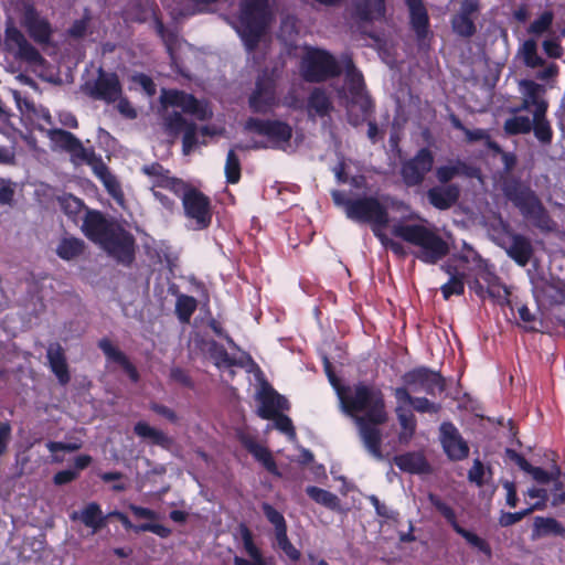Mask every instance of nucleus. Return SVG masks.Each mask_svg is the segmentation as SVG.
<instances>
[{"label":"nucleus","mask_w":565,"mask_h":565,"mask_svg":"<svg viewBox=\"0 0 565 565\" xmlns=\"http://www.w3.org/2000/svg\"><path fill=\"white\" fill-rule=\"evenodd\" d=\"M508 256L519 266H526L533 256V246L531 241L522 234H513L511 244L507 248Z\"/></svg>","instance_id":"bb28decb"},{"label":"nucleus","mask_w":565,"mask_h":565,"mask_svg":"<svg viewBox=\"0 0 565 565\" xmlns=\"http://www.w3.org/2000/svg\"><path fill=\"white\" fill-rule=\"evenodd\" d=\"M395 466L404 471L412 475H423L430 472V465L427 461L423 452L419 451H407L401 455H396L393 459Z\"/></svg>","instance_id":"393cba45"},{"label":"nucleus","mask_w":565,"mask_h":565,"mask_svg":"<svg viewBox=\"0 0 565 565\" xmlns=\"http://www.w3.org/2000/svg\"><path fill=\"white\" fill-rule=\"evenodd\" d=\"M275 427L289 438L296 437V430L289 416L278 413L274 418Z\"/></svg>","instance_id":"338daca9"},{"label":"nucleus","mask_w":565,"mask_h":565,"mask_svg":"<svg viewBox=\"0 0 565 565\" xmlns=\"http://www.w3.org/2000/svg\"><path fill=\"white\" fill-rule=\"evenodd\" d=\"M534 533L537 536H563L565 527L554 518L536 516L534 519Z\"/></svg>","instance_id":"f704fd0d"},{"label":"nucleus","mask_w":565,"mask_h":565,"mask_svg":"<svg viewBox=\"0 0 565 565\" xmlns=\"http://www.w3.org/2000/svg\"><path fill=\"white\" fill-rule=\"evenodd\" d=\"M278 105L276 82L266 74L258 76L255 88L248 97V107L252 113L267 115Z\"/></svg>","instance_id":"2eb2a0df"},{"label":"nucleus","mask_w":565,"mask_h":565,"mask_svg":"<svg viewBox=\"0 0 565 565\" xmlns=\"http://www.w3.org/2000/svg\"><path fill=\"white\" fill-rule=\"evenodd\" d=\"M224 171L227 183L236 184L239 182L242 167L239 158L235 153L234 149H230L227 152Z\"/></svg>","instance_id":"49530a36"},{"label":"nucleus","mask_w":565,"mask_h":565,"mask_svg":"<svg viewBox=\"0 0 565 565\" xmlns=\"http://www.w3.org/2000/svg\"><path fill=\"white\" fill-rule=\"evenodd\" d=\"M426 195L431 206L439 211H446L458 202L460 188L458 184L435 185L428 189Z\"/></svg>","instance_id":"412c9836"},{"label":"nucleus","mask_w":565,"mask_h":565,"mask_svg":"<svg viewBox=\"0 0 565 565\" xmlns=\"http://www.w3.org/2000/svg\"><path fill=\"white\" fill-rule=\"evenodd\" d=\"M131 82L139 85L148 96H153L157 92L153 79L145 73H136L131 75Z\"/></svg>","instance_id":"69168bd1"},{"label":"nucleus","mask_w":565,"mask_h":565,"mask_svg":"<svg viewBox=\"0 0 565 565\" xmlns=\"http://www.w3.org/2000/svg\"><path fill=\"white\" fill-rule=\"evenodd\" d=\"M164 107H179L184 114L195 117L198 120L204 121L212 118L213 113L207 104L198 99L193 94H189L180 89H164L160 97Z\"/></svg>","instance_id":"4468645a"},{"label":"nucleus","mask_w":565,"mask_h":565,"mask_svg":"<svg viewBox=\"0 0 565 565\" xmlns=\"http://www.w3.org/2000/svg\"><path fill=\"white\" fill-rule=\"evenodd\" d=\"M140 171L149 179L152 192L157 191L156 188H160L180 195L184 188H186L184 180L172 175L171 171L159 162L143 164Z\"/></svg>","instance_id":"dca6fc26"},{"label":"nucleus","mask_w":565,"mask_h":565,"mask_svg":"<svg viewBox=\"0 0 565 565\" xmlns=\"http://www.w3.org/2000/svg\"><path fill=\"white\" fill-rule=\"evenodd\" d=\"M182 150L184 154H189L198 145V126L191 122L184 130H182Z\"/></svg>","instance_id":"680f3d73"},{"label":"nucleus","mask_w":565,"mask_h":565,"mask_svg":"<svg viewBox=\"0 0 565 565\" xmlns=\"http://www.w3.org/2000/svg\"><path fill=\"white\" fill-rule=\"evenodd\" d=\"M553 12L544 11L537 19H535L529 26V32L535 35H541L550 30L553 23Z\"/></svg>","instance_id":"bf43d9fd"},{"label":"nucleus","mask_w":565,"mask_h":565,"mask_svg":"<svg viewBox=\"0 0 565 565\" xmlns=\"http://www.w3.org/2000/svg\"><path fill=\"white\" fill-rule=\"evenodd\" d=\"M478 169L466 163L462 160H457L455 164L440 166L436 169V178L441 185L450 184L449 182L458 175L467 178H475Z\"/></svg>","instance_id":"c85d7f7f"},{"label":"nucleus","mask_w":565,"mask_h":565,"mask_svg":"<svg viewBox=\"0 0 565 565\" xmlns=\"http://www.w3.org/2000/svg\"><path fill=\"white\" fill-rule=\"evenodd\" d=\"M192 121H188L181 113L173 110L163 117V125L166 131L171 136H178L182 132Z\"/></svg>","instance_id":"a18cd8bd"},{"label":"nucleus","mask_w":565,"mask_h":565,"mask_svg":"<svg viewBox=\"0 0 565 565\" xmlns=\"http://www.w3.org/2000/svg\"><path fill=\"white\" fill-rule=\"evenodd\" d=\"M257 399L259 402L257 414L263 419H271L281 411L290 408L289 401L267 383L263 385Z\"/></svg>","instance_id":"6ab92c4d"},{"label":"nucleus","mask_w":565,"mask_h":565,"mask_svg":"<svg viewBox=\"0 0 565 565\" xmlns=\"http://www.w3.org/2000/svg\"><path fill=\"white\" fill-rule=\"evenodd\" d=\"M392 233L404 242L419 247L415 257L425 264H437L449 253L447 242L425 225L398 223L393 226Z\"/></svg>","instance_id":"20e7f679"},{"label":"nucleus","mask_w":565,"mask_h":565,"mask_svg":"<svg viewBox=\"0 0 565 565\" xmlns=\"http://www.w3.org/2000/svg\"><path fill=\"white\" fill-rule=\"evenodd\" d=\"M501 189L505 199L520 211L524 218L542 232L553 231L554 221L527 183L519 178L510 177L502 182Z\"/></svg>","instance_id":"f03ea898"},{"label":"nucleus","mask_w":565,"mask_h":565,"mask_svg":"<svg viewBox=\"0 0 565 565\" xmlns=\"http://www.w3.org/2000/svg\"><path fill=\"white\" fill-rule=\"evenodd\" d=\"M451 28L457 35L467 39L473 36L477 32V28L472 18L462 17L459 14L452 17Z\"/></svg>","instance_id":"de8ad7c7"},{"label":"nucleus","mask_w":565,"mask_h":565,"mask_svg":"<svg viewBox=\"0 0 565 565\" xmlns=\"http://www.w3.org/2000/svg\"><path fill=\"white\" fill-rule=\"evenodd\" d=\"M429 503L435 508V510L446 520V522L451 526V529L461 537H463L468 544L472 547L477 548L479 552L484 554L487 557L492 556V550L490 544L482 537L478 536L476 533L466 530L462 527L457 519V513L455 509L446 503L438 494L429 492L427 495Z\"/></svg>","instance_id":"9d476101"},{"label":"nucleus","mask_w":565,"mask_h":565,"mask_svg":"<svg viewBox=\"0 0 565 565\" xmlns=\"http://www.w3.org/2000/svg\"><path fill=\"white\" fill-rule=\"evenodd\" d=\"M332 103L327 92L321 87H315L307 100V110L310 117H326L332 110Z\"/></svg>","instance_id":"c756f323"},{"label":"nucleus","mask_w":565,"mask_h":565,"mask_svg":"<svg viewBox=\"0 0 565 565\" xmlns=\"http://www.w3.org/2000/svg\"><path fill=\"white\" fill-rule=\"evenodd\" d=\"M409 13V24L418 43H423L430 33V22L423 0H405Z\"/></svg>","instance_id":"aec40b11"},{"label":"nucleus","mask_w":565,"mask_h":565,"mask_svg":"<svg viewBox=\"0 0 565 565\" xmlns=\"http://www.w3.org/2000/svg\"><path fill=\"white\" fill-rule=\"evenodd\" d=\"M532 130L541 143L550 145L552 142L553 129L548 120H532Z\"/></svg>","instance_id":"13d9d810"},{"label":"nucleus","mask_w":565,"mask_h":565,"mask_svg":"<svg viewBox=\"0 0 565 565\" xmlns=\"http://www.w3.org/2000/svg\"><path fill=\"white\" fill-rule=\"evenodd\" d=\"M86 245L82 238L75 236H64L56 246V255L63 260H74L82 256Z\"/></svg>","instance_id":"2f4dec72"},{"label":"nucleus","mask_w":565,"mask_h":565,"mask_svg":"<svg viewBox=\"0 0 565 565\" xmlns=\"http://www.w3.org/2000/svg\"><path fill=\"white\" fill-rule=\"evenodd\" d=\"M542 505L541 504H531L529 508L518 511V512H501V515L499 518V524L502 527L511 526L521 520H523L525 516L531 514L532 512L539 510Z\"/></svg>","instance_id":"5fc2aeb1"},{"label":"nucleus","mask_w":565,"mask_h":565,"mask_svg":"<svg viewBox=\"0 0 565 565\" xmlns=\"http://www.w3.org/2000/svg\"><path fill=\"white\" fill-rule=\"evenodd\" d=\"M68 153L71 156V160L75 164L79 163H88L90 160V153H95V150L93 147L85 148L79 139L75 142L73 148L68 150Z\"/></svg>","instance_id":"052dcab7"},{"label":"nucleus","mask_w":565,"mask_h":565,"mask_svg":"<svg viewBox=\"0 0 565 565\" xmlns=\"http://www.w3.org/2000/svg\"><path fill=\"white\" fill-rule=\"evenodd\" d=\"M339 392L342 411L350 416H356L355 423L359 435L366 450L376 459H382L381 425L388 419L385 397L381 388L365 381L347 385Z\"/></svg>","instance_id":"f257e3e1"},{"label":"nucleus","mask_w":565,"mask_h":565,"mask_svg":"<svg viewBox=\"0 0 565 565\" xmlns=\"http://www.w3.org/2000/svg\"><path fill=\"white\" fill-rule=\"evenodd\" d=\"M118 264L130 267L136 259V239L120 224L99 245Z\"/></svg>","instance_id":"9b49d317"},{"label":"nucleus","mask_w":565,"mask_h":565,"mask_svg":"<svg viewBox=\"0 0 565 565\" xmlns=\"http://www.w3.org/2000/svg\"><path fill=\"white\" fill-rule=\"evenodd\" d=\"M270 18L269 0H239L237 32L248 52L258 46Z\"/></svg>","instance_id":"39448f33"},{"label":"nucleus","mask_w":565,"mask_h":565,"mask_svg":"<svg viewBox=\"0 0 565 565\" xmlns=\"http://www.w3.org/2000/svg\"><path fill=\"white\" fill-rule=\"evenodd\" d=\"M100 181L107 190L108 194L111 195L114 199H119L122 196L121 186L117 178L111 172L109 174H106L105 178L100 179Z\"/></svg>","instance_id":"774afa93"},{"label":"nucleus","mask_w":565,"mask_h":565,"mask_svg":"<svg viewBox=\"0 0 565 565\" xmlns=\"http://www.w3.org/2000/svg\"><path fill=\"white\" fill-rule=\"evenodd\" d=\"M466 141L469 143L477 141H484L487 148L492 150H499V145L493 141L486 129L477 128V129H465Z\"/></svg>","instance_id":"4d7b16f0"},{"label":"nucleus","mask_w":565,"mask_h":565,"mask_svg":"<svg viewBox=\"0 0 565 565\" xmlns=\"http://www.w3.org/2000/svg\"><path fill=\"white\" fill-rule=\"evenodd\" d=\"M244 129L258 136L267 137L268 141H254L248 149H285L292 138L291 126L279 119H262L258 117H248L244 124Z\"/></svg>","instance_id":"423d86ee"},{"label":"nucleus","mask_w":565,"mask_h":565,"mask_svg":"<svg viewBox=\"0 0 565 565\" xmlns=\"http://www.w3.org/2000/svg\"><path fill=\"white\" fill-rule=\"evenodd\" d=\"M17 51V56L26 63L41 65L44 62L43 56L40 52L28 41L25 40L22 44H20Z\"/></svg>","instance_id":"3c124183"},{"label":"nucleus","mask_w":565,"mask_h":565,"mask_svg":"<svg viewBox=\"0 0 565 565\" xmlns=\"http://www.w3.org/2000/svg\"><path fill=\"white\" fill-rule=\"evenodd\" d=\"M519 85L524 97L529 103H532L533 105L542 100V95H544L546 92L544 85L539 84L532 79H522L520 81Z\"/></svg>","instance_id":"09e8293b"},{"label":"nucleus","mask_w":565,"mask_h":565,"mask_svg":"<svg viewBox=\"0 0 565 565\" xmlns=\"http://www.w3.org/2000/svg\"><path fill=\"white\" fill-rule=\"evenodd\" d=\"M117 224L106 218L100 211L87 209L81 230L86 238L100 245Z\"/></svg>","instance_id":"a211bd4d"},{"label":"nucleus","mask_w":565,"mask_h":565,"mask_svg":"<svg viewBox=\"0 0 565 565\" xmlns=\"http://www.w3.org/2000/svg\"><path fill=\"white\" fill-rule=\"evenodd\" d=\"M50 139L62 150L68 152L77 141V137L65 129L55 128L50 131Z\"/></svg>","instance_id":"8fccbe9b"},{"label":"nucleus","mask_w":565,"mask_h":565,"mask_svg":"<svg viewBox=\"0 0 565 565\" xmlns=\"http://www.w3.org/2000/svg\"><path fill=\"white\" fill-rule=\"evenodd\" d=\"M157 31L161 36L168 53L170 56H173L175 46L178 44V34L172 30H167L162 22L158 23Z\"/></svg>","instance_id":"e2e57ef3"},{"label":"nucleus","mask_w":565,"mask_h":565,"mask_svg":"<svg viewBox=\"0 0 565 565\" xmlns=\"http://www.w3.org/2000/svg\"><path fill=\"white\" fill-rule=\"evenodd\" d=\"M241 534L244 550L247 553V555L252 558V561H249V565H268L262 554V551L257 547V545L254 542L252 531L247 526L243 525Z\"/></svg>","instance_id":"c9c22d12"},{"label":"nucleus","mask_w":565,"mask_h":565,"mask_svg":"<svg viewBox=\"0 0 565 565\" xmlns=\"http://www.w3.org/2000/svg\"><path fill=\"white\" fill-rule=\"evenodd\" d=\"M198 308V300L193 296L180 295L175 302V313L180 322L189 323Z\"/></svg>","instance_id":"58836bf2"},{"label":"nucleus","mask_w":565,"mask_h":565,"mask_svg":"<svg viewBox=\"0 0 565 565\" xmlns=\"http://www.w3.org/2000/svg\"><path fill=\"white\" fill-rule=\"evenodd\" d=\"M135 532L136 533L151 532V533L158 535L161 539H168L171 535V533H172L170 527L164 526L162 524H158V523H142V524H139V525L135 526Z\"/></svg>","instance_id":"0e129e2a"},{"label":"nucleus","mask_w":565,"mask_h":565,"mask_svg":"<svg viewBox=\"0 0 565 565\" xmlns=\"http://www.w3.org/2000/svg\"><path fill=\"white\" fill-rule=\"evenodd\" d=\"M352 97V105L348 110V121L350 125L358 127L372 117L374 103L371 96L365 93Z\"/></svg>","instance_id":"b1692460"},{"label":"nucleus","mask_w":565,"mask_h":565,"mask_svg":"<svg viewBox=\"0 0 565 565\" xmlns=\"http://www.w3.org/2000/svg\"><path fill=\"white\" fill-rule=\"evenodd\" d=\"M134 433L141 438L151 439L154 445L163 446L168 443V437L163 431L151 427L146 422H138L134 426Z\"/></svg>","instance_id":"79ce46f5"},{"label":"nucleus","mask_w":565,"mask_h":565,"mask_svg":"<svg viewBox=\"0 0 565 565\" xmlns=\"http://www.w3.org/2000/svg\"><path fill=\"white\" fill-rule=\"evenodd\" d=\"M262 510L268 522L274 525L275 534L287 531V523L282 513L266 502L262 504Z\"/></svg>","instance_id":"864d4df0"},{"label":"nucleus","mask_w":565,"mask_h":565,"mask_svg":"<svg viewBox=\"0 0 565 565\" xmlns=\"http://www.w3.org/2000/svg\"><path fill=\"white\" fill-rule=\"evenodd\" d=\"M385 13V0H360L354 4L353 15L362 22L380 20Z\"/></svg>","instance_id":"cd10ccee"},{"label":"nucleus","mask_w":565,"mask_h":565,"mask_svg":"<svg viewBox=\"0 0 565 565\" xmlns=\"http://www.w3.org/2000/svg\"><path fill=\"white\" fill-rule=\"evenodd\" d=\"M331 198L337 206L344 209L348 218L356 223L370 224L377 237H381L380 232L390 224L387 207L375 196L364 195L349 199L345 192L332 190Z\"/></svg>","instance_id":"7ed1b4c3"},{"label":"nucleus","mask_w":565,"mask_h":565,"mask_svg":"<svg viewBox=\"0 0 565 565\" xmlns=\"http://www.w3.org/2000/svg\"><path fill=\"white\" fill-rule=\"evenodd\" d=\"M25 25L30 36L39 44H47L52 36V28L47 20L36 15L26 17Z\"/></svg>","instance_id":"72a5a7b5"},{"label":"nucleus","mask_w":565,"mask_h":565,"mask_svg":"<svg viewBox=\"0 0 565 565\" xmlns=\"http://www.w3.org/2000/svg\"><path fill=\"white\" fill-rule=\"evenodd\" d=\"M445 300L451 296H461L465 292V275H452L449 280L440 287Z\"/></svg>","instance_id":"603ef678"},{"label":"nucleus","mask_w":565,"mask_h":565,"mask_svg":"<svg viewBox=\"0 0 565 565\" xmlns=\"http://www.w3.org/2000/svg\"><path fill=\"white\" fill-rule=\"evenodd\" d=\"M185 186L179 195L182 200L184 214L188 218L195 221L199 230H205L211 225L213 217L211 200L188 182H185Z\"/></svg>","instance_id":"6e6552de"},{"label":"nucleus","mask_w":565,"mask_h":565,"mask_svg":"<svg viewBox=\"0 0 565 565\" xmlns=\"http://www.w3.org/2000/svg\"><path fill=\"white\" fill-rule=\"evenodd\" d=\"M245 448L247 451L258 461L262 463V466L273 476L275 477H281V472L279 471L277 463L275 461V458L270 450L254 441V440H246L244 443Z\"/></svg>","instance_id":"7c9ffc66"},{"label":"nucleus","mask_w":565,"mask_h":565,"mask_svg":"<svg viewBox=\"0 0 565 565\" xmlns=\"http://www.w3.org/2000/svg\"><path fill=\"white\" fill-rule=\"evenodd\" d=\"M341 73L337 58L324 49L308 47L300 62V74L307 83H323Z\"/></svg>","instance_id":"0eeeda50"},{"label":"nucleus","mask_w":565,"mask_h":565,"mask_svg":"<svg viewBox=\"0 0 565 565\" xmlns=\"http://www.w3.org/2000/svg\"><path fill=\"white\" fill-rule=\"evenodd\" d=\"M46 359L52 373L56 376L61 385H66L71 381V374L65 355V351L58 342H52L46 349Z\"/></svg>","instance_id":"5701e85b"},{"label":"nucleus","mask_w":565,"mask_h":565,"mask_svg":"<svg viewBox=\"0 0 565 565\" xmlns=\"http://www.w3.org/2000/svg\"><path fill=\"white\" fill-rule=\"evenodd\" d=\"M57 202L61 210L72 220H75V217L85 207L83 200L70 193L58 196Z\"/></svg>","instance_id":"c03bdc74"},{"label":"nucleus","mask_w":565,"mask_h":565,"mask_svg":"<svg viewBox=\"0 0 565 565\" xmlns=\"http://www.w3.org/2000/svg\"><path fill=\"white\" fill-rule=\"evenodd\" d=\"M345 74L347 79L349 82V92L352 96L359 95L363 93L364 81L363 75L359 72L352 61V58L348 57L345 63Z\"/></svg>","instance_id":"37998d69"},{"label":"nucleus","mask_w":565,"mask_h":565,"mask_svg":"<svg viewBox=\"0 0 565 565\" xmlns=\"http://www.w3.org/2000/svg\"><path fill=\"white\" fill-rule=\"evenodd\" d=\"M83 90L95 100H103L108 104L117 102L122 95V86L119 76L115 72L105 71L98 67L97 77L83 85Z\"/></svg>","instance_id":"f8f14e48"},{"label":"nucleus","mask_w":565,"mask_h":565,"mask_svg":"<svg viewBox=\"0 0 565 565\" xmlns=\"http://www.w3.org/2000/svg\"><path fill=\"white\" fill-rule=\"evenodd\" d=\"M395 413L402 428L398 439L401 443L407 444L415 435L417 427L416 417L411 409L405 408L403 404L398 403L395 408Z\"/></svg>","instance_id":"473e14b6"},{"label":"nucleus","mask_w":565,"mask_h":565,"mask_svg":"<svg viewBox=\"0 0 565 565\" xmlns=\"http://www.w3.org/2000/svg\"><path fill=\"white\" fill-rule=\"evenodd\" d=\"M81 520L87 527H92L95 531L105 525L102 509L96 502H90L83 509Z\"/></svg>","instance_id":"4c0bfd02"},{"label":"nucleus","mask_w":565,"mask_h":565,"mask_svg":"<svg viewBox=\"0 0 565 565\" xmlns=\"http://www.w3.org/2000/svg\"><path fill=\"white\" fill-rule=\"evenodd\" d=\"M97 347L102 350L108 361L115 362L121 366L132 383L139 382L140 375L137 367L130 362L122 351L111 343L108 338H102L98 341Z\"/></svg>","instance_id":"4be33fe9"},{"label":"nucleus","mask_w":565,"mask_h":565,"mask_svg":"<svg viewBox=\"0 0 565 565\" xmlns=\"http://www.w3.org/2000/svg\"><path fill=\"white\" fill-rule=\"evenodd\" d=\"M394 397L398 404H408L417 413L437 414L441 409L439 403L429 401L427 397L413 396L406 387H396L394 390Z\"/></svg>","instance_id":"a878e982"},{"label":"nucleus","mask_w":565,"mask_h":565,"mask_svg":"<svg viewBox=\"0 0 565 565\" xmlns=\"http://www.w3.org/2000/svg\"><path fill=\"white\" fill-rule=\"evenodd\" d=\"M275 540L276 546L282 551L290 561L298 562L300 559L301 553L288 539L287 531L282 533H276Z\"/></svg>","instance_id":"6e6d98bb"},{"label":"nucleus","mask_w":565,"mask_h":565,"mask_svg":"<svg viewBox=\"0 0 565 565\" xmlns=\"http://www.w3.org/2000/svg\"><path fill=\"white\" fill-rule=\"evenodd\" d=\"M306 493L311 500L328 509L335 510L339 508L340 500L338 495L328 490L316 486H309L306 489Z\"/></svg>","instance_id":"e433bc0d"},{"label":"nucleus","mask_w":565,"mask_h":565,"mask_svg":"<svg viewBox=\"0 0 565 565\" xmlns=\"http://www.w3.org/2000/svg\"><path fill=\"white\" fill-rule=\"evenodd\" d=\"M440 444L446 456L452 461H460L469 456V446L458 428L451 422H444L439 427Z\"/></svg>","instance_id":"f3484780"},{"label":"nucleus","mask_w":565,"mask_h":565,"mask_svg":"<svg viewBox=\"0 0 565 565\" xmlns=\"http://www.w3.org/2000/svg\"><path fill=\"white\" fill-rule=\"evenodd\" d=\"M403 387H406L409 393L424 392L427 395L436 396L446 390V380L437 371L427 366H417L402 375Z\"/></svg>","instance_id":"1a4fd4ad"},{"label":"nucleus","mask_w":565,"mask_h":565,"mask_svg":"<svg viewBox=\"0 0 565 565\" xmlns=\"http://www.w3.org/2000/svg\"><path fill=\"white\" fill-rule=\"evenodd\" d=\"M521 53L526 67L536 68L545 65V60L539 55L537 44L533 39L524 41Z\"/></svg>","instance_id":"a19ab883"},{"label":"nucleus","mask_w":565,"mask_h":565,"mask_svg":"<svg viewBox=\"0 0 565 565\" xmlns=\"http://www.w3.org/2000/svg\"><path fill=\"white\" fill-rule=\"evenodd\" d=\"M503 130L508 136L525 135L532 130V120L527 116H513L503 124Z\"/></svg>","instance_id":"ea45409f"},{"label":"nucleus","mask_w":565,"mask_h":565,"mask_svg":"<svg viewBox=\"0 0 565 565\" xmlns=\"http://www.w3.org/2000/svg\"><path fill=\"white\" fill-rule=\"evenodd\" d=\"M434 163L433 151L427 147L420 148L414 157L402 162L399 174L403 183L407 188L420 185L433 170Z\"/></svg>","instance_id":"ddd939ff"}]
</instances>
